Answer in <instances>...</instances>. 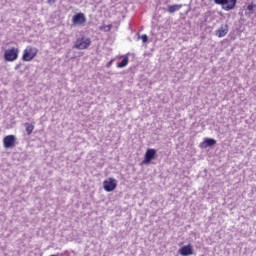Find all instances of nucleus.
I'll use <instances>...</instances> for the list:
<instances>
[{"instance_id": "obj_17", "label": "nucleus", "mask_w": 256, "mask_h": 256, "mask_svg": "<svg viewBox=\"0 0 256 256\" xmlns=\"http://www.w3.org/2000/svg\"><path fill=\"white\" fill-rule=\"evenodd\" d=\"M48 3H50V5H53V3H55L56 0H47Z\"/></svg>"}, {"instance_id": "obj_7", "label": "nucleus", "mask_w": 256, "mask_h": 256, "mask_svg": "<svg viewBox=\"0 0 256 256\" xmlns=\"http://www.w3.org/2000/svg\"><path fill=\"white\" fill-rule=\"evenodd\" d=\"M73 25H84L87 23V18L83 12L77 13L72 18Z\"/></svg>"}, {"instance_id": "obj_11", "label": "nucleus", "mask_w": 256, "mask_h": 256, "mask_svg": "<svg viewBox=\"0 0 256 256\" xmlns=\"http://www.w3.org/2000/svg\"><path fill=\"white\" fill-rule=\"evenodd\" d=\"M129 65V57L123 56V60L117 64L118 69H123V67H127Z\"/></svg>"}, {"instance_id": "obj_4", "label": "nucleus", "mask_w": 256, "mask_h": 256, "mask_svg": "<svg viewBox=\"0 0 256 256\" xmlns=\"http://www.w3.org/2000/svg\"><path fill=\"white\" fill-rule=\"evenodd\" d=\"M17 145V137L15 135H7L3 138L4 149H13Z\"/></svg>"}, {"instance_id": "obj_13", "label": "nucleus", "mask_w": 256, "mask_h": 256, "mask_svg": "<svg viewBox=\"0 0 256 256\" xmlns=\"http://www.w3.org/2000/svg\"><path fill=\"white\" fill-rule=\"evenodd\" d=\"M25 129H26L27 135H31V133H33L35 129V126L33 124L25 123Z\"/></svg>"}, {"instance_id": "obj_15", "label": "nucleus", "mask_w": 256, "mask_h": 256, "mask_svg": "<svg viewBox=\"0 0 256 256\" xmlns=\"http://www.w3.org/2000/svg\"><path fill=\"white\" fill-rule=\"evenodd\" d=\"M248 11H253L255 9V6L253 4H250L247 6Z\"/></svg>"}, {"instance_id": "obj_9", "label": "nucleus", "mask_w": 256, "mask_h": 256, "mask_svg": "<svg viewBox=\"0 0 256 256\" xmlns=\"http://www.w3.org/2000/svg\"><path fill=\"white\" fill-rule=\"evenodd\" d=\"M229 33V25L225 24L224 26H221L218 30H216V37H225Z\"/></svg>"}, {"instance_id": "obj_1", "label": "nucleus", "mask_w": 256, "mask_h": 256, "mask_svg": "<svg viewBox=\"0 0 256 256\" xmlns=\"http://www.w3.org/2000/svg\"><path fill=\"white\" fill-rule=\"evenodd\" d=\"M38 53H39V49L29 45L23 51L22 61L29 63V62L33 61V59H35V57H37Z\"/></svg>"}, {"instance_id": "obj_14", "label": "nucleus", "mask_w": 256, "mask_h": 256, "mask_svg": "<svg viewBox=\"0 0 256 256\" xmlns=\"http://www.w3.org/2000/svg\"><path fill=\"white\" fill-rule=\"evenodd\" d=\"M143 43H147L149 41V38L147 37V34L142 35L141 37Z\"/></svg>"}, {"instance_id": "obj_5", "label": "nucleus", "mask_w": 256, "mask_h": 256, "mask_svg": "<svg viewBox=\"0 0 256 256\" xmlns=\"http://www.w3.org/2000/svg\"><path fill=\"white\" fill-rule=\"evenodd\" d=\"M103 189L104 191H107V193H111V191H115V189H117V179L110 177L104 180Z\"/></svg>"}, {"instance_id": "obj_6", "label": "nucleus", "mask_w": 256, "mask_h": 256, "mask_svg": "<svg viewBox=\"0 0 256 256\" xmlns=\"http://www.w3.org/2000/svg\"><path fill=\"white\" fill-rule=\"evenodd\" d=\"M155 157H157V150L153 148L148 149L144 156V160H143L144 165H149V163H151V161H153Z\"/></svg>"}, {"instance_id": "obj_8", "label": "nucleus", "mask_w": 256, "mask_h": 256, "mask_svg": "<svg viewBox=\"0 0 256 256\" xmlns=\"http://www.w3.org/2000/svg\"><path fill=\"white\" fill-rule=\"evenodd\" d=\"M179 253H180L181 256L193 255V246H191V244L182 246L179 249Z\"/></svg>"}, {"instance_id": "obj_10", "label": "nucleus", "mask_w": 256, "mask_h": 256, "mask_svg": "<svg viewBox=\"0 0 256 256\" xmlns=\"http://www.w3.org/2000/svg\"><path fill=\"white\" fill-rule=\"evenodd\" d=\"M217 141L213 138H205L204 141L200 144V147L202 149H205L207 147H213V145H216Z\"/></svg>"}, {"instance_id": "obj_18", "label": "nucleus", "mask_w": 256, "mask_h": 256, "mask_svg": "<svg viewBox=\"0 0 256 256\" xmlns=\"http://www.w3.org/2000/svg\"><path fill=\"white\" fill-rule=\"evenodd\" d=\"M109 29H111V25L109 26Z\"/></svg>"}, {"instance_id": "obj_12", "label": "nucleus", "mask_w": 256, "mask_h": 256, "mask_svg": "<svg viewBox=\"0 0 256 256\" xmlns=\"http://www.w3.org/2000/svg\"><path fill=\"white\" fill-rule=\"evenodd\" d=\"M183 7L182 5L179 4H174V5H169L168 6V13H175V11H179Z\"/></svg>"}, {"instance_id": "obj_3", "label": "nucleus", "mask_w": 256, "mask_h": 256, "mask_svg": "<svg viewBox=\"0 0 256 256\" xmlns=\"http://www.w3.org/2000/svg\"><path fill=\"white\" fill-rule=\"evenodd\" d=\"M91 47V38H87L85 36H82L81 38H77L74 48L75 49H80V50H85L89 49Z\"/></svg>"}, {"instance_id": "obj_2", "label": "nucleus", "mask_w": 256, "mask_h": 256, "mask_svg": "<svg viewBox=\"0 0 256 256\" xmlns=\"http://www.w3.org/2000/svg\"><path fill=\"white\" fill-rule=\"evenodd\" d=\"M19 59V48L12 47L4 51V60L8 63H13Z\"/></svg>"}, {"instance_id": "obj_16", "label": "nucleus", "mask_w": 256, "mask_h": 256, "mask_svg": "<svg viewBox=\"0 0 256 256\" xmlns=\"http://www.w3.org/2000/svg\"><path fill=\"white\" fill-rule=\"evenodd\" d=\"M115 61V59H111L108 64L106 65V67H111V65H113V62Z\"/></svg>"}]
</instances>
